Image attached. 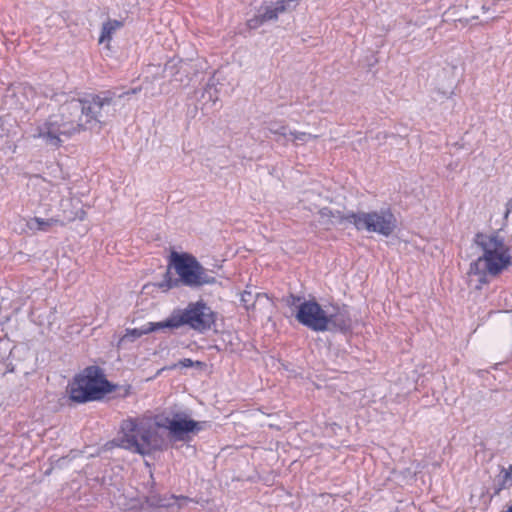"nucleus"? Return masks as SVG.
Segmentation results:
<instances>
[{
  "mask_svg": "<svg viewBox=\"0 0 512 512\" xmlns=\"http://www.w3.org/2000/svg\"><path fill=\"white\" fill-rule=\"evenodd\" d=\"M137 92L138 89L135 88L117 97L95 96L85 100L73 98L35 127L31 137L40 140L45 146L56 149L63 143V137H70L93 124L105 123L114 115L118 100Z\"/></svg>",
  "mask_w": 512,
  "mask_h": 512,
  "instance_id": "1",
  "label": "nucleus"
},
{
  "mask_svg": "<svg viewBox=\"0 0 512 512\" xmlns=\"http://www.w3.org/2000/svg\"><path fill=\"white\" fill-rule=\"evenodd\" d=\"M31 187V202L41 207L46 214L58 211L56 216L63 224L86 219L87 213L81 200L66 186L35 177L31 181Z\"/></svg>",
  "mask_w": 512,
  "mask_h": 512,
  "instance_id": "2",
  "label": "nucleus"
},
{
  "mask_svg": "<svg viewBox=\"0 0 512 512\" xmlns=\"http://www.w3.org/2000/svg\"><path fill=\"white\" fill-rule=\"evenodd\" d=\"M475 244L482 250V256L470 264V282H476V288L487 283V276H496L512 264V254L504 238L498 234L479 233Z\"/></svg>",
  "mask_w": 512,
  "mask_h": 512,
  "instance_id": "3",
  "label": "nucleus"
},
{
  "mask_svg": "<svg viewBox=\"0 0 512 512\" xmlns=\"http://www.w3.org/2000/svg\"><path fill=\"white\" fill-rule=\"evenodd\" d=\"M118 445L133 453L145 456L162 450L166 445V440L158 429L157 419L135 417L122 421Z\"/></svg>",
  "mask_w": 512,
  "mask_h": 512,
  "instance_id": "4",
  "label": "nucleus"
},
{
  "mask_svg": "<svg viewBox=\"0 0 512 512\" xmlns=\"http://www.w3.org/2000/svg\"><path fill=\"white\" fill-rule=\"evenodd\" d=\"M102 370L95 366L85 368L68 386L69 397L77 403L99 400L112 391Z\"/></svg>",
  "mask_w": 512,
  "mask_h": 512,
  "instance_id": "5",
  "label": "nucleus"
},
{
  "mask_svg": "<svg viewBox=\"0 0 512 512\" xmlns=\"http://www.w3.org/2000/svg\"><path fill=\"white\" fill-rule=\"evenodd\" d=\"M215 323V314L203 301L189 303L185 309L174 310L164 320L167 329H178L183 325L199 332L209 330Z\"/></svg>",
  "mask_w": 512,
  "mask_h": 512,
  "instance_id": "6",
  "label": "nucleus"
},
{
  "mask_svg": "<svg viewBox=\"0 0 512 512\" xmlns=\"http://www.w3.org/2000/svg\"><path fill=\"white\" fill-rule=\"evenodd\" d=\"M353 225L357 230H365L382 236H390L396 228V218L390 209L351 213Z\"/></svg>",
  "mask_w": 512,
  "mask_h": 512,
  "instance_id": "7",
  "label": "nucleus"
},
{
  "mask_svg": "<svg viewBox=\"0 0 512 512\" xmlns=\"http://www.w3.org/2000/svg\"><path fill=\"white\" fill-rule=\"evenodd\" d=\"M172 261L176 273L187 286L198 287L216 282L215 278L207 274L196 258L189 254L173 253Z\"/></svg>",
  "mask_w": 512,
  "mask_h": 512,
  "instance_id": "8",
  "label": "nucleus"
},
{
  "mask_svg": "<svg viewBox=\"0 0 512 512\" xmlns=\"http://www.w3.org/2000/svg\"><path fill=\"white\" fill-rule=\"evenodd\" d=\"M326 312L327 310L322 309L317 302L304 301L298 305L296 319L299 323L314 331H327Z\"/></svg>",
  "mask_w": 512,
  "mask_h": 512,
  "instance_id": "9",
  "label": "nucleus"
},
{
  "mask_svg": "<svg viewBox=\"0 0 512 512\" xmlns=\"http://www.w3.org/2000/svg\"><path fill=\"white\" fill-rule=\"evenodd\" d=\"M144 503L150 507H169L171 502L151 492L149 495L139 496L134 490H127L116 497V504L124 510L143 508Z\"/></svg>",
  "mask_w": 512,
  "mask_h": 512,
  "instance_id": "10",
  "label": "nucleus"
},
{
  "mask_svg": "<svg viewBox=\"0 0 512 512\" xmlns=\"http://www.w3.org/2000/svg\"><path fill=\"white\" fill-rule=\"evenodd\" d=\"M158 429L169 431L170 435L177 440L183 439V435L193 431L197 427V422L190 420L184 414H175L170 417H157Z\"/></svg>",
  "mask_w": 512,
  "mask_h": 512,
  "instance_id": "11",
  "label": "nucleus"
},
{
  "mask_svg": "<svg viewBox=\"0 0 512 512\" xmlns=\"http://www.w3.org/2000/svg\"><path fill=\"white\" fill-rule=\"evenodd\" d=\"M326 319L328 322V330L346 331L351 327V317L346 307L333 308L332 311L326 312Z\"/></svg>",
  "mask_w": 512,
  "mask_h": 512,
  "instance_id": "12",
  "label": "nucleus"
},
{
  "mask_svg": "<svg viewBox=\"0 0 512 512\" xmlns=\"http://www.w3.org/2000/svg\"><path fill=\"white\" fill-rule=\"evenodd\" d=\"M320 221L326 225H341L345 223L353 224V219L351 218V213H343L340 210H332L330 208H322L319 210Z\"/></svg>",
  "mask_w": 512,
  "mask_h": 512,
  "instance_id": "13",
  "label": "nucleus"
},
{
  "mask_svg": "<svg viewBox=\"0 0 512 512\" xmlns=\"http://www.w3.org/2000/svg\"><path fill=\"white\" fill-rule=\"evenodd\" d=\"M167 329L166 326H164V321L160 322H149L145 326L141 328H133V329H127L124 336L121 338V342L125 341H134L137 338H140L141 336L158 331Z\"/></svg>",
  "mask_w": 512,
  "mask_h": 512,
  "instance_id": "14",
  "label": "nucleus"
},
{
  "mask_svg": "<svg viewBox=\"0 0 512 512\" xmlns=\"http://www.w3.org/2000/svg\"><path fill=\"white\" fill-rule=\"evenodd\" d=\"M57 224L63 225L62 220L57 216L51 217L49 219L33 217L27 221L28 229L33 232L47 231L50 227Z\"/></svg>",
  "mask_w": 512,
  "mask_h": 512,
  "instance_id": "15",
  "label": "nucleus"
},
{
  "mask_svg": "<svg viewBox=\"0 0 512 512\" xmlns=\"http://www.w3.org/2000/svg\"><path fill=\"white\" fill-rule=\"evenodd\" d=\"M122 27V22L118 20H111L104 22L99 37V43L105 44L107 49H110V42L113 34Z\"/></svg>",
  "mask_w": 512,
  "mask_h": 512,
  "instance_id": "16",
  "label": "nucleus"
},
{
  "mask_svg": "<svg viewBox=\"0 0 512 512\" xmlns=\"http://www.w3.org/2000/svg\"><path fill=\"white\" fill-rule=\"evenodd\" d=\"M262 298L268 299L266 294H260V293L254 294L250 290H244L241 293L240 300H241L242 304L245 306V308L249 309L250 307H254L255 300H260Z\"/></svg>",
  "mask_w": 512,
  "mask_h": 512,
  "instance_id": "17",
  "label": "nucleus"
},
{
  "mask_svg": "<svg viewBox=\"0 0 512 512\" xmlns=\"http://www.w3.org/2000/svg\"><path fill=\"white\" fill-rule=\"evenodd\" d=\"M317 136L307 133V132H299V131H290L288 140H291L296 145L305 144L312 139H316Z\"/></svg>",
  "mask_w": 512,
  "mask_h": 512,
  "instance_id": "18",
  "label": "nucleus"
},
{
  "mask_svg": "<svg viewBox=\"0 0 512 512\" xmlns=\"http://www.w3.org/2000/svg\"><path fill=\"white\" fill-rule=\"evenodd\" d=\"M502 473V482L501 487L502 488H509L512 486V465L509 466L507 469L503 468L501 470Z\"/></svg>",
  "mask_w": 512,
  "mask_h": 512,
  "instance_id": "19",
  "label": "nucleus"
},
{
  "mask_svg": "<svg viewBox=\"0 0 512 512\" xmlns=\"http://www.w3.org/2000/svg\"><path fill=\"white\" fill-rule=\"evenodd\" d=\"M269 130H270L271 133H273L275 135L282 136V137H284L287 140L289 138V132L290 131H288L287 127H285V126H277V127L271 126L269 128Z\"/></svg>",
  "mask_w": 512,
  "mask_h": 512,
  "instance_id": "20",
  "label": "nucleus"
},
{
  "mask_svg": "<svg viewBox=\"0 0 512 512\" xmlns=\"http://www.w3.org/2000/svg\"><path fill=\"white\" fill-rule=\"evenodd\" d=\"M483 0H469L467 7L471 8V17L472 19L479 18V11L477 9H474L473 4L474 3H482Z\"/></svg>",
  "mask_w": 512,
  "mask_h": 512,
  "instance_id": "21",
  "label": "nucleus"
},
{
  "mask_svg": "<svg viewBox=\"0 0 512 512\" xmlns=\"http://www.w3.org/2000/svg\"><path fill=\"white\" fill-rule=\"evenodd\" d=\"M194 365V362L191 359L185 358L178 362L176 366L182 367V368H188L192 367Z\"/></svg>",
  "mask_w": 512,
  "mask_h": 512,
  "instance_id": "22",
  "label": "nucleus"
},
{
  "mask_svg": "<svg viewBox=\"0 0 512 512\" xmlns=\"http://www.w3.org/2000/svg\"><path fill=\"white\" fill-rule=\"evenodd\" d=\"M298 302H300V298L299 297H295L293 295H290L287 298V300H286L287 305L290 306V307L296 306Z\"/></svg>",
  "mask_w": 512,
  "mask_h": 512,
  "instance_id": "23",
  "label": "nucleus"
},
{
  "mask_svg": "<svg viewBox=\"0 0 512 512\" xmlns=\"http://www.w3.org/2000/svg\"><path fill=\"white\" fill-rule=\"evenodd\" d=\"M22 90H23V88H22V87H16L15 89L10 90V91H9L10 93H9L6 97H7V98H9V97L16 96V94H17V93H21V92H22Z\"/></svg>",
  "mask_w": 512,
  "mask_h": 512,
  "instance_id": "24",
  "label": "nucleus"
},
{
  "mask_svg": "<svg viewBox=\"0 0 512 512\" xmlns=\"http://www.w3.org/2000/svg\"><path fill=\"white\" fill-rule=\"evenodd\" d=\"M510 213H512V198L507 203L505 217L507 218Z\"/></svg>",
  "mask_w": 512,
  "mask_h": 512,
  "instance_id": "25",
  "label": "nucleus"
},
{
  "mask_svg": "<svg viewBox=\"0 0 512 512\" xmlns=\"http://www.w3.org/2000/svg\"><path fill=\"white\" fill-rule=\"evenodd\" d=\"M171 499H177V500H181V501H188L189 499L187 497H179V498H175V497H171Z\"/></svg>",
  "mask_w": 512,
  "mask_h": 512,
  "instance_id": "26",
  "label": "nucleus"
},
{
  "mask_svg": "<svg viewBox=\"0 0 512 512\" xmlns=\"http://www.w3.org/2000/svg\"><path fill=\"white\" fill-rule=\"evenodd\" d=\"M480 10L484 13L486 11V7L484 4L481 5Z\"/></svg>",
  "mask_w": 512,
  "mask_h": 512,
  "instance_id": "27",
  "label": "nucleus"
},
{
  "mask_svg": "<svg viewBox=\"0 0 512 512\" xmlns=\"http://www.w3.org/2000/svg\"><path fill=\"white\" fill-rule=\"evenodd\" d=\"M19 104L21 108H24L26 106L24 101H19Z\"/></svg>",
  "mask_w": 512,
  "mask_h": 512,
  "instance_id": "28",
  "label": "nucleus"
}]
</instances>
